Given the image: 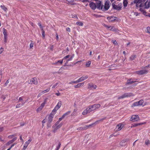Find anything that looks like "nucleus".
I'll return each mask as SVG.
<instances>
[{
	"label": "nucleus",
	"mask_w": 150,
	"mask_h": 150,
	"mask_svg": "<svg viewBox=\"0 0 150 150\" xmlns=\"http://www.w3.org/2000/svg\"><path fill=\"white\" fill-rule=\"evenodd\" d=\"M133 95L131 93H125L121 96L118 97V99H123L125 98H128L133 96Z\"/></svg>",
	"instance_id": "1"
},
{
	"label": "nucleus",
	"mask_w": 150,
	"mask_h": 150,
	"mask_svg": "<svg viewBox=\"0 0 150 150\" xmlns=\"http://www.w3.org/2000/svg\"><path fill=\"white\" fill-rule=\"evenodd\" d=\"M110 7V5L109 4V1H106L105 3L104 6H103L102 10L103 11H105L108 9Z\"/></svg>",
	"instance_id": "2"
},
{
	"label": "nucleus",
	"mask_w": 150,
	"mask_h": 150,
	"mask_svg": "<svg viewBox=\"0 0 150 150\" xmlns=\"http://www.w3.org/2000/svg\"><path fill=\"white\" fill-rule=\"evenodd\" d=\"M104 119H102L100 120H98L96 121L94 123H92L91 124L88 125H86L83 127L84 129L86 130L88 128L90 127H91L93 125H94L95 124H97L98 122L103 121Z\"/></svg>",
	"instance_id": "3"
},
{
	"label": "nucleus",
	"mask_w": 150,
	"mask_h": 150,
	"mask_svg": "<svg viewBox=\"0 0 150 150\" xmlns=\"http://www.w3.org/2000/svg\"><path fill=\"white\" fill-rule=\"evenodd\" d=\"M92 111L89 106L84 110V111L82 112V114L83 115H85L87 114V113H88Z\"/></svg>",
	"instance_id": "4"
},
{
	"label": "nucleus",
	"mask_w": 150,
	"mask_h": 150,
	"mask_svg": "<svg viewBox=\"0 0 150 150\" xmlns=\"http://www.w3.org/2000/svg\"><path fill=\"white\" fill-rule=\"evenodd\" d=\"M92 111H94L96 109L100 107V105L99 104H96L90 106Z\"/></svg>",
	"instance_id": "5"
},
{
	"label": "nucleus",
	"mask_w": 150,
	"mask_h": 150,
	"mask_svg": "<svg viewBox=\"0 0 150 150\" xmlns=\"http://www.w3.org/2000/svg\"><path fill=\"white\" fill-rule=\"evenodd\" d=\"M139 120V117L138 115H133L131 117L130 121L133 122H135Z\"/></svg>",
	"instance_id": "6"
},
{
	"label": "nucleus",
	"mask_w": 150,
	"mask_h": 150,
	"mask_svg": "<svg viewBox=\"0 0 150 150\" xmlns=\"http://www.w3.org/2000/svg\"><path fill=\"white\" fill-rule=\"evenodd\" d=\"M148 70H143L140 71H136V73L139 75H142L144 74H146L148 73Z\"/></svg>",
	"instance_id": "7"
},
{
	"label": "nucleus",
	"mask_w": 150,
	"mask_h": 150,
	"mask_svg": "<svg viewBox=\"0 0 150 150\" xmlns=\"http://www.w3.org/2000/svg\"><path fill=\"white\" fill-rule=\"evenodd\" d=\"M117 18L114 16H110L107 17V19L110 22H112L116 20Z\"/></svg>",
	"instance_id": "8"
},
{
	"label": "nucleus",
	"mask_w": 150,
	"mask_h": 150,
	"mask_svg": "<svg viewBox=\"0 0 150 150\" xmlns=\"http://www.w3.org/2000/svg\"><path fill=\"white\" fill-rule=\"evenodd\" d=\"M124 126V125L122 123L119 124L116 127V128L117 129L116 130L119 131L121 130Z\"/></svg>",
	"instance_id": "9"
},
{
	"label": "nucleus",
	"mask_w": 150,
	"mask_h": 150,
	"mask_svg": "<svg viewBox=\"0 0 150 150\" xmlns=\"http://www.w3.org/2000/svg\"><path fill=\"white\" fill-rule=\"evenodd\" d=\"M54 116V114L51 113L49 115L48 118V123L49 124L51 123L52 121L53 118Z\"/></svg>",
	"instance_id": "10"
},
{
	"label": "nucleus",
	"mask_w": 150,
	"mask_h": 150,
	"mask_svg": "<svg viewBox=\"0 0 150 150\" xmlns=\"http://www.w3.org/2000/svg\"><path fill=\"white\" fill-rule=\"evenodd\" d=\"M31 141V139H29L28 140L25 142L23 148V150H25L26 149L28 145Z\"/></svg>",
	"instance_id": "11"
},
{
	"label": "nucleus",
	"mask_w": 150,
	"mask_h": 150,
	"mask_svg": "<svg viewBox=\"0 0 150 150\" xmlns=\"http://www.w3.org/2000/svg\"><path fill=\"white\" fill-rule=\"evenodd\" d=\"M103 5L101 6V2L100 1H98L96 3V7L99 9H102Z\"/></svg>",
	"instance_id": "12"
},
{
	"label": "nucleus",
	"mask_w": 150,
	"mask_h": 150,
	"mask_svg": "<svg viewBox=\"0 0 150 150\" xmlns=\"http://www.w3.org/2000/svg\"><path fill=\"white\" fill-rule=\"evenodd\" d=\"M30 81L31 82H32L31 84H33L35 85H37L38 84L37 79L35 77L31 79Z\"/></svg>",
	"instance_id": "13"
},
{
	"label": "nucleus",
	"mask_w": 150,
	"mask_h": 150,
	"mask_svg": "<svg viewBox=\"0 0 150 150\" xmlns=\"http://www.w3.org/2000/svg\"><path fill=\"white\" fill-rule=\"evenodd\" d=\"M90 7L93 10H95L96 8V4L93 2H91L89 4Z\"/></svg>",
	"instance_id": "14"
},
{
	"label": "nucleus",
	"mask_w": 150,
	"mask_h": 150,
	"mask_svg": "<svg viewBox=\"0 0 150 150\" xmlns=\"http://www.w3.org/2000/svg\"><path fill=\"white\" fill-rule=\"evenodd\" d=\"M63 60L64 59H63L62 60H58L57 62L53 63L52 64L55 65H59L60 64H62Z\"/></svg>",
	"instance_id": "15"
},
{
	"label": "nucleus",
	"mask_w": 150,
	"mask_h": 150,
	"mask_svg": "<svg viewBox=\"0 0 150 150\" xmlns=\"http://www.w3.org/2000/svg\"><path fill=\"white\" fill-rule=\"evenodd\" d=\"M88 78V76L87 75H86L85 76H83L80 78L79 79V81L80 82H81L82 81L84 80L87 79Z\"/></svg>",
	"instance_id": "16"
},
{
	"label": "nucleus",
	"mask_w": 150,
	"mask_h": 150,
	"mask_svg": "<svg viewBox=\"0 0 150 150\" xmlns=\"http://www.w3.org/2000/svg\"><path fill=\"white\" fill-rule=\"evenodd\" d=\"M113 7L114 9L118 10H120L121 9L122 7V4H121L120 6L114 5Z\"/></svg>",
	"instance_id": "17"
},
{
	"label": "nucleus",
	"mask_w": 150,
	"mask_h": 150,
	"mask_svg": "<svg viewBox=\"0 0 150 150\" xmlns=\"http://www.w3.org/2000/svg\"><path fill=\"white\" fill-rule=\"evenodd\" d=\"M145 8H148L150 6V1H147L145 3Z\"/></svg>",
	"instance_id": "18"
},
{
	"label": "nucleus",
	"mask_w": 150,
	"mask_h": 150,
	"mask_svg": "<svg viewBox=\"0 0 150 150\" xmlns=\"http://www.w3.org/2000/svg\"><path fill=\"white\" fill-rule=\"evenodd\" d=\"M46 103V101L45 100L44 101V102L41 104V105L37 109V111H38L39 110H41L45 106V105Z\"/></svg>",
	"instance_id": "19"
},
{
	"label": "nucleus",
	"mask_w": 150,
	"mask_h": 150,
	"mask_svg": "<svg viewBox=\"0 0 150 150\" xmlns=\"http://www.w3.org/2000/svg\"><path fill=\"white\" fill-rule=\"evenodd\" d=\"M84 82L78 83L77 85L74 86V87L76 88H79L84 85Z\"/></svg>",
	"instance_id": "20"
},
{
	"label": "nucleus",
	"mask_w": 150,
	"mask_h": 150,
	"mask_svg": "<svg viewBox=\"0 0 150 150\" xmlns=\"http://www.w3.org/2000/svg\"><path fill=\"white\" fill-rule=\"evenodd\" d=\"M133 83H134V81H133L132 79H131L127 80L125 85L127 86L129 84H132Z\"/></svg>",
	"instance_id": "21"
},
{
	"label": "nucleus",
	"mask_w": 150,
	"mask_h": 150,
	"mask_svg": "<svg viewBox=\"0 0 150 150\" xmlns=\"http://www.w3.org/2000/svg\"><path fill=\"white\" fill-rule=\"evenodd\" d=\"M74 57V55H72L68 59H67L66 62L64 64V66L67 65L68 62L69 61H71Z\"/></svg>",
	"instance_id": "22"
},
{
	"label": "nucleus",
	"mask_w": 150,
	"mask_h": 150,
	"mask_svg": "<svg viewBox=\"0 0 150 150\" xmlns=\"http://www.w3.org/2000/svg\"><path fill=\"white\" fill-rule=\"evenodd\" d=\"M26 101H25V102H24V101L22 102L21 104H17L16 106V108H20V107L23 106L24 104L26 102Z\"/></svg>",
	"instance_id": "23"
},
{
	"label": "nucleus",
	"mask_w": 150,
	"mask_h": 150,
	"mask_svg": "<svg viewBox=\"0 0 150 150\" xmlns=\"http://www.w3.org/2000/svg\"><path fill=\"white\" fill-rule=\"evenodd\" d=\"M88 86L93 88V89H95L96 88L97 86L96 85H95L93 83H89L88 84Z\"/></svg>",
	"instance_id": "24"
},
{
	"label": "nucleus",
	"mask_w": 150,
	"mask_h": 150,
	"mask_svg": "<svg viewBox=\"0 0 150 150\" xmlns=\"http://www.w3.org/2000/svg\"><path fill=\"white\" fill-rule=\"evenodd\" d=\"M61 101H59L58 103L55 106V107H57V108L59 109L61 106Z\"/></svg>",
	"instance_id": "25"
},
{
	"label": "nucleus",
	"mask_w": 150,
	"mask_h": 150,
	"mask_svg": "<svg viewBox=\"0 0 150 150\" xmlns=\"http://www.w3.org/2000/svg\"><path fill=\"white\" fill-rule=\"evenodd\" d=\"M17 139L16 137H15L13 138L12 140H10L8 142V144H11L13 142H14L15 140H16Z\"/></svg>",
	"instance_id": "26"
},
{
	"label": "nucleus",
	"mask_w": 150,
	"mask_h": 150,
	"mask_svg": "<svg viewBox=\"0 0 150 150\" xmlns=\"http://www.w3.org/2000/svg\"><path fill=\"white\" fill-rule=\"evenodd\" d=\"M0 7L2 9L4 10L5 11L7 12V8H6L4 5H1Z\"/></svg>",
	"instance_id": "27"
},
{
	"label": "nucleus",
	"mask_w": 150,
	"mask_h": 150,
	"mask_svg": "<svg viewBox=\"0 0 150 150\" xmlns=\"http://www.w3.org/2000/svg\"><path fill=\"white\" fill-rule=\"evenodd\" d=\"M58 109L57 108V107H55L54 108V109L52 110V112L51 113H52V114H54V115L56 113V111L58 110Z\"/></svg>",
	"instance_id": "28"
},
{
	"label": "nucleus",
	"mask_w": 150,
	"mask_h": 150,
	"mask_svg": "<svg viewBox=\"0 0 150 150\" xmlns=\"http://www.w3.org/2000/svg\"><path fill=\"white\" fill-rule=\"evenodd\" d=\"M145 143L146 145L148 146L150 144V141L147 139H146Z\"/></svg>",
	"instance_id": "29"
},
{
	"label": "nucleus",
	"mask_w": 150,
	"mask_h": 150,
	"mask_svg": "<svg viewBox=\"0 0 150 150\" xmlns=\"http://www.w3.org/2000/svg\"><path fill=\"white\" fill-rule=\"evenodd\" d=\"M128 4L127 0H123V6L125 7H126L127 6Z\"/></svg>",
	"instance_id": "30"
},
{
	"label": "nucleus",
	"mask_w": 150,
	"mask_h": 150,
	"mask_svg": "<svg viewBox=\"0 0 150 150\" xmlns=\"http://www.w3.org/2000/svg\"><path fill=\"white\" fill-rule=\"evenodd\" d=\"M110 30H111L113 31H117V29L115 28L114 26H111Z\"/></svg>",
	"instance_id": "31"
},
{
	"label": "nucleus",
	"mask_w": 150,
	"mask_h": 150,
	"mask_svg": "<svg viewBox=\"0 0 150 150\" xmlns=\"http://www.w3.org/2000/svg\"><path fill=\"white\" fill-rule=\"evenodd\" d=\"M70 111H69L66 112V113H65L62 115V117L64 118V117H65L66 116L69 115L70 114Z\"/></svg>",
	"instance_id": "32"
},
{
	"label": "nucleus",
	"mask_w": 150,
	"mask_h": 150,
	"mask_svg": "<svg viewBox=\"0 0 150 150\" xmlns=\"http://www.w3.org/2000/svg\"><path fill=\"white\" fill-rule=\"evenodd\" d=\"M3 34L4 35V38H6L7 35V32L6 30L4 28H3Z\"/></svg>",
	"instance_id": "33"
},
{
	"label": "nucleus",
	"mask_w": 150,
	"mask_h": 150,
	"mask_svg": "<svg viewBox=\"0 0 150 150\" xmlns=\"http://www.w3.org/2000/svg\"><path fill=\"white\" fill-rule=\"evenodd\" d=\"M139 106L138 102L134 103L132 105V107Z\"/></svg>",
	"instance_id": "34"
},
{
	"label": "nucleus",
	"mask_w": 150,
	"mask_h": 150,
	"mask_svg": "<svg viewBox=\"0 0 150 150\" xmlns=\"http://www.w3.org/2000/svg\"><path fill=\"white\" fill-rule=\"evenodd\" d=\"M76 24L77 25H80L81 26H82L83 25V23L81 22H77L76 23Z\"/></svg>",
	"instance_id": "35"
},
{
	"label": "nucleus",
	"mask_w": 150,
	"mask_h": 150,
	"mask_svg": "<svg viewBox=\"0 0 150 150\" xmlns=\"http://www.w3.org/2000/svg\"><path fill=\"white\" fill-rule=\"evenodd\" d=\"M142 123H135L132 125V127H135L137 126H138L140 125H141ZM132 126L131 127H132Z\"/></svg>",
	"instance_id": "36"
},
{
	"label": "nucleus",
	"mask_w": 150,
	"mask_h": 150,
	"mask_svg": "<svg viewBox=\"0 0 150 150\" xmlns=\"http://www.w3.org/2000/svg\"><path fill=\"white\" fill-rule=\"evenodd\" d=\"M143 102L144 100L143 99H141L138 102L139 106L142 105L143 103Z\"/></svg>",
	"instance_id": "37"
},
{
	"label": "nucleus",
	"mask_w": 150,
	"mask_h": 150,
	"mask_svg": "<svg viewBox=\"0 0 150 150\" xmlns=\"http://www.w3.org/2000/svg\"><path fill=\"white\" fill-rule=\"evenodd\" d=\"M91 63V62L90 61H88L86 63V66L87 67H89Z\"/></svg>",
	"instance_id": "38"
},
{
	"label": "nucleus",
	"mask_w": 150,
	"mask_h": 150,
	"mask_svg": "<svg viewBox=\"0 0 150 150\" xmlns=\"http://www.w3.org/2000/svg\"><path fill=\"white\" fill-rule=\"evenodd\" d=\"M71 56L69 55H67L66 56L64 57L63 58V59H64V60L67 59H68Z\"/></svg>",
	"instance_id": "39"
},
{
	"label": "nucleus",
	"mask_w": 150,
	"mask_h": 150,
	"mask_svg": "<svg viewBox=\"0 0 150 150\" xmlns=\"http://www.w3.org/2000/svg\"><path fill=\"white\" fill-rule=\"evenodd\" d=\"M103 25L107 29H108L109 30H110V27L111 26L108 25H106L105 24H103Z\"/></svg>",
	"instance_id": "40"
},
{
	"label": "nucleus",
	"mask_w": 150,
	"mask_h": 150,
	"mask_svg": "<svg viewBox=\"0 0 150 150\" xmlns=\"http://www.w3.org/2000/svg\"><path fill=\"white\" fill-rule=\"evenodd\" d=\"M50 90V88H48V89L42 91L41 92V93H43V94L46 93L48 92Z\"/></svg>",
	"instance_id": "41"
},
{
	"label": "nucleus",
	"mask_w": 150,
	"mask_h": 150,
	"mask_svg": "<svg viewBox=\"0 0 150 150\" xmlns=\"http://www.w3.org/2000/svg\"><path fill=\"white\" fill-rule=\"evenodd\" d=\"M61 145V143L60 142H59L58 145L56 147L55 150H59L60 147Z\"/></svg>",
	"instance_id": "42"
},
{
	"label": "nucleus",
	"mask_w": 150,
	"mask_h": 150,
	"mask_svg": "<svg viewBox=\"0 0 150 150\" xmlns=\"http://www.w3.org/2000/svg\"><path fill=\"white\" fill-rule=\"evenodd\" d=\"M7 95H2L1 97V98L3 100H4L5 99H6Z\"/></svg>",
	"instance_id": "43"
},
{
	"label": "nucleus",
	"mask_w": 150,
	"mask_h": 150,
	"mask_svg": "<svg viewBox=\"0 0 150 150\" xmlns=\"http://www.w3.org/2000/svg\"><path fill=\"white\" fill-rule=\"evenodd\" d=\"M62 123L60 124H59L58 125H57V126H56V127L55 128V129H59L62 126Z\"/></svg>",
	"instance_id": "44"
},
{
	"label": "nucleus",
	"mask_w": 150,
	"mask_h": 150,
	"mask_svg": "<svg viewBox=\"0 0 150 150\" xmlns=\"http://www.w3.org/2000/svg\"><path fill=\"white\" fill-rule=\"evenodd\" d=\"M135 57H136V55H133L131 56L130 57V59L131 60H134Z\"/></svg>",
	"instance_id": "45"
},
{
	"label": "nucleus",
	"mask_w": 150,
	"mask_h": 150,
	"mask_svg": "<svg viewBox=\"0 0 150 150\" xmlns=\"http://www.w3.org/2000/svg\"><path fill=\"white\" fill-rule=\"evenodd\" d=\"M112 42H113L114 44L115 45H118V44L117 43V41L115 40H112Z\"/></svg>",
	"instance_id": "46"
},
{
	"label": "nucleus",
	"mask_w": 150,
	"mask_h": 150,
	"mask_svg": "<svg viewBox=\"0 0 150 150\" xmlns=\"http://www.w3.org/2000/svg\"><path fill=\"white\" fill-rule=\"evenodd\" d=\"M77 130H84L83 127H80L77 128Z\"/></svg>",
	"instance_id": "47"
},
{
	"label": "nucleus",
	"mask_w": 150,
	"mask_h": 150,
	"mask_svg": "<svg viewBox=\"0 0 150 150\" xmlns=\"http://www.w3.org/2000/svg\"><path fill=\"white\" fill-rule=\"evenodd\" d=\"M79 80H78V79L76 81H72L71 82V83H79Z\"/></svg>",
	"instance_id": "48"
},
{
	"label": "nucleus",
	"mask_w": 150,
	"mask_h": 150,
	"mask_svg": "<svg viewBox=\"0 0 150 150\" xmlns=\"http://www.w3.org/2000/svg\"><path fill=\"white\" fill-rule=\"evenodd\" d=\"M147 32L150 34V27H148L147 28Z\"/></svg>",
	"instance_id": "49"
},
{
	"label": "nucleus",
	"mask_w": 150,
	"mask_h": 150,
	"mask_svg": "<svg viewBox=\"0 0 150 150\" xmlns=\"http://www.w3.org/2000/svg\"><path fill=\"white\" fill-rule=\"evenodd\" d=\"M4 48L2 47H1L0 49V54H1L4 51Z\"/></svg>",
	"instance_id": "50"
},
{
	"label": "nucleus",
	"mask_w": 150,
	"mask_h": 150,
	"mask_svg": "<svg viewBox=\"0 0 150 150\" xmlns=\"http://www.w3.org/2000/svg\"><path fill=\"white\" fill-rule=\"evenodd\" d=\"M42 32V36L43 37H44L45 36V31L43 30V29L41 30Z\"/></svg>",
	"instance_id": "51"
},
{
	"label": "nucleus",
	"mask_w": 150,
	"mask_h": 150,
	"mask_svg": "<svg viewBox=\"0 0 150 150\" xmlns=\"http://www.w3.org/2000/svg\"><path fill=\"white\" fill-rule=\"evenodd\" d=\"M150 68V64H149L148 65L144 67H143L142 68V69H146L147 68Z\"/></svg>",
	"instance_id": "52"
},
{
	"label": "nucleus",
	"mask_w": 150,
	"mask_h": 150,
	"mask_svg": "<svg viewBox=\"0 0 150 150\" xmlns=\"http://www.w3.org/2000/svg\"><path fill=\"white\" fill-rule=\"evenodd\" d=\"M15 145V144H12L11 145V146L10 147L7 149V150H10V149H11L12 147H13Z\"/></svg>",
	"instance_id": "53"
},
{
	"label": "nucleus",
	"mask_w": 150,
	"mask_h": 150,
	"mask_svg": "<svg viewBox=\"0 0 150 150\" xmlns=\"http://www.w3.org/2000/svg\"><path fill=\"white\" fill-rule=\"evenodd\" d=\"M66 30L68 32H70L71 31V29L69 28H66Z\"/></svg>",
	"instance_id": "54"
},
{
	"label": "nucleus",
	"mask_w": 150,
	"mask_h": 150,
	"mask_svg": "<svg viewBox=\"0 0 150 150\" xmlns=\"http://www.w3.org/2000/svg\"><path fill=\"white\" fill-rule=\"evenodd\" d=\"M38 25L40 26V28H41V30L43 29V27L41 25V24L40 23H39L38 24Z\"/></svg>",
	"instance_id": "55"
},
{
	"label": "nucleus",
	"mask_w": 150,
	"mask_h": 150,
	"mask_svg": "<svg viewBox=\"0 0 150 150\" xmlns=\"http://www.w3.org/2000/svg\"><path fill=\"white\" fill-rule=\"evenodd\" d=\"M9 82V80H8L6 81V82L4 83V86H7V84Z\"/></svg>",
	"instance_id": "56"
},
{
	"label": "nucleus",
	"mask_w": 150,
	"mask_h": 150,
	"mask_svg": "<svg viewBox=\"0 0 150 150\" xmlns=\"http://www.w3.org/2000/svg\"><path fill=\"white\" fill-rule=\"evenodd\" d=\"M33 46V43L32 42H31L30 45V48H32Z\"/></svg>",
	"instance_id": "57"
},
{
	"label": "nucleus",
	"mask_w": 150,
	"mask_h": 150,
	"mask_svg": "<svg viewBox=\"0 0 150 150\" xmlns=\"http://www.w3.org/2000/svg\"><path fill=\"white\" fill-rule=\"evenodd\" d=\"M58 84V83H56V84H55L53 86H52V88H55L57 86V85Z\"/></svg>",
	"instance_id": "58"
},
{
	"label": "nucleus",
	"mask_w": 150,
	"mask_h": 150,
	"mask_svg": "<svg viewBox=\"0 0 150 150\" xmlns=\"http://www.w3.org/2000/svg\"><path fill=\"white\" fill-rule=\"evenodd\" d=\"M72 18H78V17L76 15H72Z\"/></svg>",
	"instance_id": "59"
},
{
	"label": "nucleus",
	"mask_w": 150,
	"mask_h": 150,
	"mask_svg": "<svg viewBox=\"0 0 150 150\" xmlns=\"http://www.w3.org/2000/svg\"><path fill=\"white\" fill-rule=\"evenodd\" d=\"M62 68L63 67H62L58 71V73H60L62 72Z\"/></svg>",
	"instance_id": "60"
},
{
	"label": "nucleus",
	"mask_w": 150,
	"mask_h": 150,
	"mask_svg": "<svg viewBox=\"0 0 150 150\" xmlns=\"http://www.w3.org/2000/svg\"><path fill=\"white\" fill-rule=\"evenodd\" d=\"M23 100L22 97H20L19 98L18 101L20 102Z\"/></svg>",
	"instance_id": "61"
},
{
	"label": "nucleus",
	"mask_w": 150,
	"mask_h": 150,
	"mask_svg": "<svg viewBox=\"0 0 150 150\" xmlns=\"http://www.w3.org/2000/svg\"><path fill=\"white\" fill-rule=\"evenodd\" d=\"M143 13V14L144 15H145L146 16H147V13L146 12V11H143V12H142Z\"/></svg>",
	"instance_id": "62"
},
{
	"label": "nucleus",
	"mask_w": 150,
	"mask_h": 150,
	"mask_svg": "<svg viewBox=\"0 0 150 150\" xmlns=\"http://www.w3.org/2000/svg\"><path fill=\"white\" fill-rule=\"evenodd\" d=\"M45 122H46L45 120V119L43 120L42 122V124H44L45 123Z\"/></svg>",
	"instance_id": "63"
},
{
	"label": "nucleus",
	"mask_w": 150,
	"mask_h": 150,
	"mask_svg": "<svg viewBox=\"0 0 150 150\" xmlns=\"http://www.w3.org/2000/svg\"><path fill=\"white\" fill-rule=\"evenodd\" d=\"M64 118V117H62H62H61L59 118L58 121H59L60 122Z\"/></svg>",
	"instance_id": "64"
}]
</instances>
